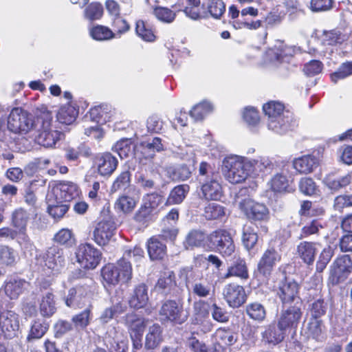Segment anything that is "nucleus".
Wrapping results in <instances>:
<instances>
[{
	"label": "nucleus",
	"mask_w": 352,
	"mask_h": 352,
	"mask_svg": "<svg viewBox=\"0 0 352 352\" xmlns=\"http://www.w3.org/2000/svg\"><path fill=\"white\" fill-rule=\"evenodd\" d=\"M56 121L53 120L52 113L47 107L42 105L36 122L35 141L45 148H53L60 140L64 134L56 126Z\"/></svg>",
	"instance_id": "obj_1"
},
{
	"label": "nucleus",
	"mask_w": 352,
	"mask_h": 352,
	"mask_svg": "<svg viewBox=\"0 0 352 352\" xmlns=\"http://www.w3.org/2000/svg\"><path fill=\"white\" fill-rule=\"evenodd\" d=\"M263 110L267 116L268 129L276 133L285 134L296 125L293 114L285 111L284 105L279 102H268L263 104Z\"/></svg>",
	"instance_id": "obj_2"
},
{
	"label": "nucleus",
	"mask_w": 352,
	"mask_h": 352,
	"mask_svg": "<svg viewBox=\"0 0 352 352\" xmlns=\"http://www.w3.org/2000/svg\"><path fill=\"white\" fill-rule=\"evenodd\" d=\"M197 179L202 197L206 200H219L223 196V188L219 173L206 162L200 163Z\"/></svg>",
	"instance_id": "obj_3"
},
{
	"label": "nucleus",
	"mask_w": 352,
	"mask_h": 352,
	"mask_svg": "<svg viewBox=\"0 0 352 352\" xmlns=\"http://www.w3.org/2000/svg\"><path fill=\"white\" fill-rule=\"evenodd\" d=\"M249 158L240 155H230L223 161L222 170L226 179L232 184L242 183L251 174Z\"/></svg>",
	"instance_id": "obj_4"
},
{
	"label": "nucleus",
	"mask_w": 352,
	"mask_h": 352,
	"mask_svg": "<svg viewBox=\"0 0 352 352\" xmlns=\"http://www.w3.org/2000/svg\"><path fill=\"white\" fill-rule=\"evenodd\" d=\"M102 284L105 288L127 283L132 277V267L129 262L122 258L116 264L108 263L101 269Z\"/></svg>",
	"instance_id": "obj_5"
},
{
	"label": "nucleus",
	"mask_w": 352,
	"mask_h": 352,
	"mask_svg": "<svg viewBox=\"0 0 352 352\" xmlns=\"http://www.w3.org/2000/svg\"><path fill=\"white\" fill-rule=\"evenodd\" d=\"M41 110V106L36 109L35 116H32L21 109H13L8 119V129L14 133L24 134L34 131Z\"/></svg>",
	"instance_id": "obj_6"
},
{
	"label": "nucleus",
	"mask_w": 352,
	"mask_h": 352,
	"mask_svg": "<svg viewBox=\"0 0 352 352\" xmlns=\"http://www.w3.org/2000/svg\"><path fill=\"white\" fill-rule=\"evenodd\" d=\"M159 318L162 324L173 325L182 324L188 318L183 305L175 300H166L162 303L159 310Z\"/></svg>",
	"instance_id": "obj_7"
},
{
	"label": "nucleus",
	"mask_w": 352,
	"mask_h": 352,
	"mask_svg": "<svg viewBox=\"0 0 352 352\" xmlns=\"http://www.w3.org/2000/svg\"><path fill=\"white\" fill-rule=\"evenodd\" d=\"M352 272V261L349 256L336 258L330 266L327 284L333 287L344 282Z\"/></svg>",
	"instance_id": "obj_8"
},
{
	"label": "nucleus",
	"mask_w": 352,
	"mask_h": 352,
	"mask_svg": "<svg viewBox=\"0 0 352 352\" xmlns=\"http://www.w3.org/2000/svg\"><path fill=\"white\" fill-rule=\"evenodd\" d=\"M280 254L274 248L266 250L254 272V278L257 279L260 283L267 282L275 265L280 261Z\"/></svg>",
	"instance_id": "obj_9"
},
{
	"label": "nucleus",
	"mask_w": 352,
	"mask_h": 352,
	"mask_svg": "<svg viewBox=\"0 0 352 352\" xmlns=\"http://www.w3.org/2000/svg\"><path fill=\"white\" fill-rule=\"evenodd\" d=\"M77 261L87 270H94L100 263L102 252L91 243H80L76 252Z\"/></svg>",
	"instance_id": "obj_10"
},
{
	"label": "nucleus",
	"mask_w": 352,
	"mask_h": 352,
	"mask_svg": "<svg viewBox=\"0 0 352 352\" xmlns=\"http://www.w3.org/2000/svg\"><path fill=\"white\" fill-rule=\"evenodd\" d=\"M298 285L295 281L283 276V280L279 283L277 290V296L282 306L302 305L298 296Z\"/></svg>",
	"instance_id": "obj_11"
},
{
	"label": "nucleus",
	"mask_w": 352,
	"mask_h": 352,
	"mask_svg": "<svg viewBox=\"0 0 352 352\" xmlns=\"http://www.w3.org/2000/svg\"><path fill=\"white\" fill-rule=\"evenodd\" d=\"M36 215L37 208H30L28 211L22 208H19L12 212V226L18 230V231H16L18 234L17 239H21V241H23L30 240L26 234L28 222L31 217H34Z\"/></svg>",
	"instance_id": "obj_12"
},
{
	"label": "nucleus",
	"mask_w": 352,
	"mask_h": 352,
	"mask_svg": "<svg viewBox=\"0 0 352 352\" xmlns=\"http://www.w3.org/2000/svg\"><path fill=\"white\" fill-rule=\"evenodd\" d=\"M301 307L302 305L282 306L278 318V325L285 330L296 329L302 318Z\"/></svg>",
	"instance_id": "obj_13"
},
{
	"label": "nucleus",
	"mask_w": 352,
	"mask_h": 352,
	"mask_svg": "<svg viewBox=\"0 0 352 352\" xmlns=\"http://www.w3.org/2000/svg\"><path fill=\"white\" fill-rule=\"evenodd\" d=\"M239 208L250 219L263 221L268 217L269 211L266 206L246 198L239 202Z\"/></svg>",
	"instance_id": "obj_14"
},
{
	"label": "nucleus",
	"mask_w": 352,
	"mask_h": 352,
	"mask_svg": "<svg viewBox=\"0 0 352 352\" xmlns=\"http://www.w3.org/2000/svg\"><path fill=\"white\" fill-rule=\"evenodd\" d=\"M223 296L230 307L238 308L243 305L247 300V295L243 286L236 283L225 285Z\"/></svg>",
	"instance_id": "obj_15"
},
{
	"label": "nucleus",
	"mask_w": 352,
	"mask_h": 352,
	"mask_svg": "<svg viewBox=\"0 0 352 352\" xmlns=\"http://www.w3.org/2000/svg\"><path fill=\"white\" fill-rule=\"evenodd\" d=\"M163 150L164 145L162 142V139L155 137L151 141L148 140L140 144L135 152V158L139 160L140 163L144 164L146 162H143V158L145 160H151L155 156V152H160Z\"/></svg>",
	"instance_id": "obj_16"
},
{
	"label": "nucleus",
	"mask_w": 352,
	"mask_h": 352,
	"mask_svg": "<svg viewBox=\"0 0 352 352\" xmlns=\"http://www.w3.org/2000/svg\"><path fill=\"white\" fill-rule=\"evenodd\" d=\"M1 334L6 339H12L17 336L19 331V318L18 314L8 311L2 315L0 320Z\"/></svg>",
	"instance_id": "obj_17"
},
{
	"label": "nucleus",
	"mask_w": 352,
	"mask_h": 352,
	"mask_svg": "<svg viewBox=\"0 0 352 352\" xmlns=\"http://www.w3.org/2000/svg\"><path fill=\"white\" fill-rule=\"evenodd\" d=\"M51 196L63 202H68L78 196V186L71 182H63L53 188Z\"/></svg>",
	"instance_id": "obj_18"
},
{
	"label": "nucleus",
	"mask_w": 352,
	"mask_h": 352,
	"mask_svg": "<svg viewBox=\"0 0 352 352\" xmlns=\"http://www.w3.org/2000/svg\"><path fill=\"white\" fill-rule=\"evenodd\" d=\"M117 113L116 109L108 104L96 106L89 111L91 119L101 124L115 120Z\"/></svg>",
	"instance_id": "obj_19"
},
{
	"label": "nucleus",
	"mask_w": 352,
	"mask_h": 352,
	"mask_svg": "<svg viewBox=\"0 0 352 352\" xmlns=\"http://www.w3.org/2000/svg\"><path fill=\"white\" fill-rule=\"evenodd\" d=\"M124 325L130 335H143L146 327L148 319L140 316L135 312H130L122 317Z\"/></svg>",
	"instance_id": "obj_20"
},
{
	"label": "nucleus",
	"mask_w": 352,
	"mask_h": 352,
	"mask_svg": "<svg viewBox=\"0 0 352 352\" xmlns=\"http://www.w3.org/2000/svg\"><path fill=\"white\" fill-rule=\"evenodd\" d=\"M29 285L28 282L19 276L8 277L5 281L6 294L11 299H16Z\"/></svg>",
	"instance_id": "obj_21"
},
{
	"label": "nucleus",
	"mask_w": 352,
	"mask_h": 352,
	"mask_svg": "<svg viewBox=\"0 0 352 352\" xmlns=\"http://www.w3.org/2000/svg\"><path fill=\"white\" fill-rule=\"evenodd\" d=\"M98 173L102 176H110L117 168L118 161L110 153H104L96 158Z\"/></svg>",
	"instance_id": "obj_22"
},
{
	"label": "nucleus",
	"mask_w": 352,
	"mask_h": 352,
	"mask_svg": "<svg viewBox=\"0 0 352 352\" xmlns=\"http://www.w3.org/2000/svg\"><path fill=\"white\" fill-rule=\"evenodd\" d=\"M208 306V304L204 300L195 302L193 304L194 316L192 322L194 324L204 325L208 331H210L212 325L206 320L209 315Z\"/></svg>",
	"instance_id": "obj_23"
},
{
	"label": "nucleus",
	"mask_w": 352,
	"mask_h": 352,
	"mask_svg": "<svg viewBox=\"0 0 352 352\" xmlns=\"http://www.w3.org/2000/svg\"><path fill=\"white\" fill-rule=\"evenodd\" d=\"M116 227L111 221L100 222L94 232V240L95 242H106L111 240L116 241L113 238Z\"/></svg>",
	"instance_id": "obj_24"
},
{
	"label": "nucleus",
	"mask_w": 352,
	"mask_h": 352,
	"mask_svg": "<svg viewBox=\"0 0 352 352\" xmlns=\"http://www.w3.org/2000/svg\"><path fill=\"white\" fill-rule=\"evenodd\" d=\"M351 182L352 172L342 176L329 174L324 179L325 186L332 192H338L340 189L346 187Z\"/></svg>",
	"instance_id": "obj_25"
},
{
	"label": "nucleus",
	"mask_w": 352,
	"mask_h": 352,
	"mask_svg": "<svg viewBox=\"0 0 352 352\" xmlns=\"http://www.w3.org/2000/svg\"><path fill=\"white\" fill-rule=\"evenodd\" d=\"M148 302V288L146 285L142 283L138 285L133 290V292L129 300L131 307L141 309L144 307Z\"/></svg>",
	"instance_id": "obj_26"
},
{
	"label": "nucleus",
	"mask_w": 352,
	"mask_h": 352,
	"mask_svg": "<svg viewBox=\"0 0 352 352\" xmlns=\"http://www.w3.org/2000/svg\"><path fill=\"white\" fill-rule=\"evenodd\" d=\"M251 164L250 168V173L254 175H258L261 173L270 174L275 168L276 164L268 157H260L256 160H250Z\"/></svg>",
	"instance_id": "obj_27"
},
{
	"label": "nucleus",
	"mask_w": 352,
	"mask_h": 352,
	"mask_svg": "<svg viewBox=\"0 0 352 352\" xmlns=\"http://www.w3.org/2000/svg\"><path fill=\"white\" fill-rule=\"evenodd\" d=\"M111 306L106 308L102 313L100 320L102 323H107L115 316L122 314L126 309V305L120 298H111Z\"/></svg>",
	"instance_id": "obj_28"
},
{
	"label": "nucleus",
	"mask_w": 352,
	"mask_h": 352,
	"mask_svg": "<svg viewBox=\"0 0 352 352\" xmlns=\"http://www.w3.org/2000/svg\"><path fill=\"white\" fill-rule=\"evenodd\" d=\"M43 259L44 266L55 271H58L64 263V258L60 255L55 245L47 250Z\"/></svg>",
	"instance_id": "obj_29"
},
{
	"label": "nucleus",
	"mask_w": 352,
	"mask_h": 352,
	"mask_svg": "<svg viewBox=\"0 0 352 352\" xmlns=\"http://www.w3.org/2000/svg\"><path fill=\"white\" fill-rule=\"evenodd\" d=\"M285 329L274 324L266 327L262 333L263 340L270 344L276 345L281 342L285 338Z\"/></svg>",
	"instance_id": "obj_30"
},
{
	"label": "nucleus",
	"mask_w": 352,
	"mask_h": 352,
	"mask_svg": "<svg viewBox=\"0 0 352 352\" xmlns=\"http://www.w3.org/2000/svg\"><path fill=\"white\" fill-rule=\"evenodd\" d=\"M47 212L54 219L62 218L69 209V206L51 195H47Z\"/></svg>",
	"instance_id": "obj_31"
},
{
	"label": "nucleus",
	"mask_w": 352,
	"mask_h": 352,
	"mask_svg": "<svg viewBox=\"0 0 352 352\" xmlns=\"http://www.w3.org/2000/svg\"><path fill=\"white\" fill-rule=\"evenodd\" d=\"M49 324L43 319L36 318L33 320L30 325V329L27 336V341L32 342L41 338L47 331Z\"/></svg>",
	"instance_id": "obj_32"
},
{
	"label": "nucleus",
	"mask_w": 352,
	"mask_h": 352,
	"mask_svg": "<svg viewBox=\"0 0 352 352\" xmlns=\"http://www.w3.org/2000/svg\"><path fill=\"white\" fill-rule=\"evenodd\" d=\"M162 328L157 324L155 323L150 326L145 338V347L148 349H153L156 348L163 340Z\"/></svg>",
	"instance_id": "obj_33"
},
{
	"label": "nucleus",
	"mask_w": 352,
	"mask_h": 352,
	"mask_svg": "<svg viewBox=\"0 0 352 352\" xmlns=\"http://www.w3.org/2000/svg\"><path fill=\"white\" fill-rule=\"evenodd\" d=\"M317 165V159L310 155H303L293 161V167L300 173H309L316 168Z\"/></svg>",
	"instance_id": "obj_34"
},
{
	"label": "nucleus",
	"mask_w": 352,
	"mask_h": 352,
	"mask_svg": "<svg viewBox=\"0 0 352 352\" xmlns=\"http://www.w3.org/2000/svg\"><path fill=\"white\" fill-rule=\"evenodd\" d=\"M324 329L322 320L310 318L305 329V333L308 338L321 342L324 338Z\"/></svg>",
	"instance_id": "obj_35"
},
{
	"label": "nucleus",
	"mask_w": 352,
	"mask_h": 352,
	"mask_svg": "<svg viewBox=\"0 0 352 352\" xmlns=\"http://www.w3.org/2000/svg\"><path fill=\"white\" fill-rule=\"evenodd\" d=\"M40 313L43 317H51L56 311L54 295L50 292L43 295L39 305Z\"/></svg>",
	"instance_id": "obj_36"
},
{
	"label": "nucleus",
	"mask_w": 352,
	"mask_h": 352,
	"mask_svg": "<svg viewBox=\"0 0 352 352\" xmlns=\"http://www.w3.org/2000/svg\"><path fill=\"white\" fill-rule=\"evenodd\" d=\"M166 173L169 178L176 182L187 180L192 175L190 167L185 164L170 166L166 169Z\"/></svg>",
	"instance_id": "obj_37"
},
{
	"label": "nucleus",
	"mask_w": 352,
	"mask_h": 352,
	"mask_svg": "<svg viewBox=\"0 0 352 352\" xmlns=\"http://www.w3.org/2000/svg\"><path fill=\"white\" fill-rule=\"evenodd\" d=\"M77 115L76 109L67 103L59 109L57 113V120L62 124H70L76 120Z\"/></svg>",
	"instance_id": "obj_38"
},
{
	"label": "nucleus",
	"mask_w": 352,
	"mask_h": 352,
	"mask_svg": "<svg viewBox=\"0 0 352 352\" xmlns=\"http://www.w3.org/2000/svg\"><path fill=\"white\" fill-rule=\"evenodd\" d=\"M175 285V274L173 272H166L158 279L156 288L160 289L164 294H167L170 293Z\"/></svg>",
	"instance_id": "obj_39"
},
{
	"label": "nucleus",
	"mask_w": 352,
	"mask_h": 352,
	"mask_svg": "<svg viewBox=\"0 0 352 352\" xmlns=\"http://www.w3.org/2000/svg\"><path fill=\"white\" fill-rule=\"evenodd\" d=\"M113 151L117 153L121 159L126 158L131 155L134 154L137 151L133 146L129 139H122L118 141L112 147Z\"/></svg>",
	"instance_id": "obj_40"
},
{
	"label": "nucleus",
	"mask_w": 352,
	"mask_h": 352,
	"mask_svg": "<svg viewBox=\"0 0 352 352\" xmlns=\"http://www.w3.org/2000/svg\"><path fill=\"white\" fill-rule=\"evenodd\" d=\"M136 205L137 201L135 198L128 195H122L116 201L114 208L118 212L129 214L132 212Z\"/></svg>",
	"instance_id": "obj_41"
},
{
	"label": "nucleus",
	"mask_w": 352,
	"mask_h": 352,
	"mask_svg": "<svg viewBox=\"0 0 352 352\" xmlns=\"http://www.w3.org/2000/svg\"><path fill=\"white\" fill-rule=\"evenodd\" d=\"M89 34L96 41H104L114 38L113 31L109 28L96 25L89 29Z\"/></svg>",
	"instance_id": "obj_42"
},
{
	"label": "nucleus",
	"mask_w": 352,
	"mask_h": 352,
	"mask_svg": "<svg viewBox=\"0 0 352 352\" xmlns=\"http://www.w3.org/2000/svg\"><path fill=\"white\" fill-rule=\"evenodd\" d=\"M189 191L188 185H178L175 186L169 193L166 204L173 205L181 204L185 199Z\"/></svg>",
	"instance_id": "obj_43"
},
{
	"label": "nucleus",
	"mask_w": 352,
	"mask_h": 352,
	"mask_svg": "<svg viewBox=\"0 0 352 352\" xmlns=\"http://www.w3.org/2000/svg\"><path fill=\"white\" fill-rule=\"evenodd\" d=\"M245 312L251 319L259 322L263 321L266 317L265 308L257 302L246 305Z\"/></svg>",
	"instance_id": "obj_44"
},
{
	"label": "nucleus",
	"mask_w": 352,
	"mask_h": 352,
	"mask_svg": "<svg viewBox=\"0 0 352 352\" xmlns=\"http://www.w3.org/2000/svg\"><path fill=\"white\" fill-rule=\"evenodd\" d=\"M233 276L245 280L249 278L248 268L244 260L239 259L233 265L230 266L228 270V273L225 275V278H227Z\"/></svg>",
	"instance_id": "obj_45"
},
{
	"label": "nucleus",
	"mask_w": 352,
	"mask_h": 352,
	"mask_svg": "<svg viewBox=\"0 0 352 352\" xmlns=\"http://www.w3.org/2000/svg\"><path fill=\"white\" fill-rule=\"evenodd\" d=\"M328 304L323 298L320 297L314 300L310 303L309 308L311 318L320 319L326 314Z\"/></svg>",
	"instance_id": "obj_46"
},
{
	"label": "nucleus",
	"mask_w": 352,
	"mask_h": 352,
	"mask_svg": "<svg viewBox=\"0 0 352 352\" xmlns=\"http://www.w3.org/2000/svg\"><path fill=\"white\" fill-rule=\"evenodd\" d=\"M153 14L164 23H171L176 18V12L167 7L156 6L153 8Z\"/></svg>",
	"instance_id": "obj_47"
},
{
	"label": "nucleus",
	"mask_w": 352,
	"mask_h": 352,
	"mask_svg": "<svg viewBox=\"0 0 352 352\" xmlns=\"http://www.w3.org/2000/svg\"><path fill=\"white\" fill-rule=\"evenodd\" d=\"M269 185L274 192H282L287 190L289 180L283 173H277L269 182Z\"/></svg>",
	"instance_id": "obj_48"
},
{
	"label": "nucleus",
	"mask_w": 352,
	"mask_h": 352,
	"mask_svg": "<svg viewBox=\"0 0 352 352\" xmlns=\"http://www.w3.org/2000/svg\"><path fill=\"white\" fill-rule=\"evenodd\" d=\"M136 34L143 41L146 42H152L155 39L153 30L149 25L142 20H138L135 24Z\"/></svg>",
	"instance_id": "obj_49"
},
{
	"label": "nucleus",
	"mask_w": 352,
	"mask_h": 352,
	"mask_svg": "<svg viewBox=\"0 0 352 352\" xmlns=\"http://www.w3.org/2000/svg\"><path fill=\"white\" fill-rule=\"evenodd\" d=\"M212 106L209 102L204 101L196 104L190 111V116L196 121L201 120L210 113Z\"/></svg>",
	"instance_id": "obj_50"
},
{
	"label": "nucleus",
	"mask_w": 352,
	"mask_h": 352,
	"mask_svg": "<svg viewBox=\"0 0 352 352\" xmlns=\"http://www.w3.org/2000/svg\"><path fill=\"white\" fill-rule=\"evenodd\" d=\"M345 40V36L340 31L332 30L324 31L322 36V43L325 45H333L340 44Z\"/></svg>",
	"instance_id": "obj_51"
},
{
	"label": "nucleus",
	"mask_w": 352,
	"mask_h": 352,
	"mask_svg": "<svg viewBox=\"0 0 352 352\" xmlns=\"http://www.w3.org/2000/svg\"><path fill=\"white\" fill-rule=\"evenodd\" d=\"M102 14L103 7L102 4L97 2L90 3L84 10L85 18L90 21L99 20Z\"/></svg>",
	"instance_id": "obj_52"
},
{
	"label": "nucleus",
	"mask_w": 352,
	"mask_h": 352,
	"mask_svg": "<svg viewBox=\"0 0 352 352\" xmlns=\"http://www.w3.org/2000/svg\"><path fill=\"white\" fill-rule=\"evenodd\" d=\"M225 214V208L220 204L211 203L205 207L204 216L207 219H220Z\"/></svg>",
	"instance_id": "obj_53"
},
{
	"label": "nucleus",
	"mask_w": 352,
	"mask_h": 352,
	"mask_svg": "<svg viewBox=\"0 0 352 352\" xmlns=\"http://www.w3.org/2000/svg\"><path fill=\"white\" fill-rule=\"evenodd\" d=\"M131 183V173L129 170L122 172L113 182L111 190V192H117L118 190H125L128 188Z\"/></svg>",
	"instance_id": "obj_54"
},
{
	"label": "nucleus",
	"mask_w": 352,
	"mask_h": 352,
	"mask_svg": "<svg viewBox=\"0 0 352 352\" xmlns=\"http://www.w3.org/2000/svg\"><path fill=\"white\" fill-rule=\"evenodd\" d=\"M298 252L305 263L311 264L314 262L316 250L312 243H300Z\"/></svg>",
	"instance_id": "obj_55"
},
{
	"label": "nucleus",
	"mask_w": 352,
	"mask_h": 352,
	"mask_svg": "<svg viewBox=\"0 0 352 352\" xmlns=\"http://www.w3.org/2000/svg\"><path fill=\"white\" fill-rule=\"evenodd\" d=\"M135 183L144 190L154 188L155 182L142 170L138 171L135 176Z\"/></svg>",
	"instance_id": "obj_56"
},
{
	"label": "nucleus",
	"mask_w": 352,
	"mask_h": 352,
	"mask_svg": "<svg viewBox=\"0 0 352 352\" xmlns=\"http://www.w3.org/2000/svg\"><path fill=\"white\" fill-rule=\"evenodd\" d=\"M111 25L114 31V38H120L124 34L126 33L130 30V25L125 19L120 16L114 18Z\"/></svg>",
	"instance_id": "obj_57"
},
{
	"label": "nucleus",
	"mask_w": 352,
	"mask_h": 352,
	"mask_svg": "<svg viewBox=\"0 0 352 352\" xmlns=\"http://www.w3.org/2000/svg\"><path fill=\"white\" fill-rule=\"evenodd\" d=\"M16 252L8 245L0 246V263L6 265H12L15 263Z\"/></svg>",
	"instance_id": "obj_58"
},
{
	"label": "nucleus",
	"mask_w": 352,
	"mask_h": 352,
	"mask_svg": "<svg viewBox=\"0 0 352 352\" xmlns=\"http://www.w3.org/2000/svg\"><path fill=\"white\" fill-rule=\"evenodd\" d=\"M351 75H352V62H346L342 63L336 72L331 74V79L336 83L339 80L344 79Z\"/></svg>",
	"instance_id": "obj_59"
},
{
	"label": "nucleus",
	"mask_w": 352,
	"mask_h": 352,
	"mask_svg": "<svg viewBox=\"0 0 352 352\" xmlns=\"http://www.w3.org/2000/svg\"><path fill=\"white\" fill-rule=\"evenodd\" d=\"M178 234V230L175 228H168L163 229L162 232L158 236H154L150 238L148 242H160L161 241H170L176 240Z\"/></svg>",
	"instance_id": "obj_60"
},
{
	"label": "nucleus",
	"mask_w": 352,
	"mask_h": 352,
	"mask_svg": "<svg viewBox=\"0 0 352 352\" xmlns=\"http://www.w3.org/2000/svg\"><path fill=\"white\" fill-rule=\"evenodd\" d=\"M146 246L152 260L162 258L166 254V248L164 243H146Z\"/></svg>",
	"instance_id": "obj_61"
},
{
	"label": "nucleus",
	"mask_w": 352,
	"mask_h": 352,
	"mask_svg": "<svg viewBox=\"0 0 352 352\" xmlns=\"http://www.w3.org/2000/svg\"><path fill=\"white\" fill-rule=\"evenodd\" d=\"M209 242H233L231 234L226 230H217L208 234Z\"/></svg>",
	"instance_id": "obj_62"
},
{
	"label": "nucleus",
	"mask_w": 352,
	"mask_h": 352,
	"mask_svg": "<svg viewBox=\"0 0 352 352\" xmlns=\"http://www.w3.org/2000/svg\"><path fill=\"white\" fill-rule=\"evenodd\" d=\"M153 210L144 204L135 214L134 219L140 223L144 224L152 219Z\"/></svg>",
	"instance_id": "obj_63"
},
{
	"label": "nucleus",
	"mask_w": 352,
	"mask_h": 352,
	"mask_svg": "<svg viewBox=\"0 0 352 352\" xmlns=\"http://www.w3.org/2000/svg\"><path fill=\"white\" fill-rule=\"evenodd\" d=\"M243 118L250 126H256L260 121L258 111L254 107H246L243 113Z\"/></svg>",
	"instance_id": "obj_64"
}]
</instances>
